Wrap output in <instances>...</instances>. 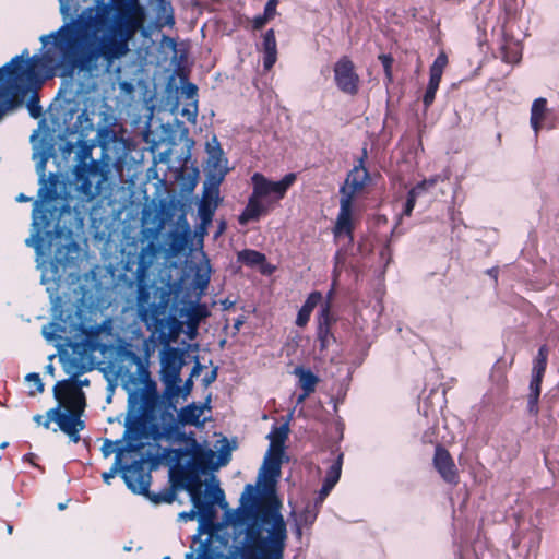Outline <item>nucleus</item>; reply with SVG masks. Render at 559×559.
I'll list each match as a JSON object with an SVG mask.
<instances>
[{"mask_svg":"<svg viewBox=\"0 0 559 559\" xmlns=\"http://www.w3.org/2000/svg\"><path fill=\"white\" fill-rule=\"evenodd\" d=\"M79 383H80V385L87 386L90 384V381H88V379H84V380H81Z\"/></svg>","mask_w":559,"mask_h":559,"instance_id":"57","label":"nucleus"},{"mask_svg":"<svg viewBox=\"0 0 559 559\" xmlns=\"http://www.w3.org/2000/svg\"><path fill=\"white\" fill-rule=\"evenodd\" d=\"M334 81L337 88L348 95H356L359 90V76L353 61L347 57L337 60L333 68Z\"/></svg>","mask_w":559,"mask_h":559,"instance_id":"15","label":"nucleus"},{"mask_svg":"<svg viewBox=\"0 0 559 559\" xmlns=\"http://www.w3.org/2000/svg\"><path fill=\"white\" fill-rule=\"evenodd\" d=\"M296 534H297L298 537L301 536V527H300L299 524L296 525Z\"/></svg>","mask_w":559,"mask_h":559,"instance_id":"56","label":"nucleus"},{"mask_svg":"<svg viewBox=\"0 0 559 559\" xmlns=\"http://www.w3.org/2000/svg\"><path fill=\"white\" fill-rule=\"evenodd\" d=\"M209 409L207 403L195 404L191 403L182 407L178 412V419L182 425H191L195 427H202L205 419H202L204 411Z\"/></svg>","mask_w":559,"mask_h":559,"instance_id":"23","label":"nucleus"},{"mask_svg":"<svg viewBox=\"0 0 559 559\" xmlns=\"http://www.w3.org/2000/svg\"><path fill=\"white\" fill-rule=\"evenodd\" d=\"M195 88L188 91V102L183 105L180 115L187 118L188 121L194 123L198 117V102L194 99Z\"/></svg>","mask_w":559,"mask_h":559,"instance_id":"31","label":"nucleus"},{"mask_svg":"<svg viewBox=\"0 0 559 559\" xmlns=\"http://www.w3.org/2000/svg\"><path fill=\"white\" fill-rule=\"evenodd\" d=\"M295 181L296 175L293 173L285 175L278 181H272L264 175L254 173L251 177L252 193L239 217V222L246 224L266 214L276 202L285 197L287 190Z\"/></svg>","mask_w":559,"mask_h":559,"instance_id":"7","label":"nucleus"},{"mask_svg":"<svg viewBox=\"0 0 559 559\" xmlns=\"http://www.w3.org/2000/svg\"><path fill=\"white\" fill-rule=\"evenodd\" d=\"M238 261L242 262L248 266L263 265L265 262V255L255 250H242L238 253Z\"/></svg>","mask_w":559,"mask_h":559,"instance_id":"32","label":"nucleus"},{"mask_svg":"<svg viewBox=\"0 0 559 559\" xmlns=\"http://www.w3.org/2000/svg\"><path fill=\"white\" fill-rule=\"evenodd\" d=\"M60 4V14L62 17L69 19L72 12L76 11V7L73 4V0H58Z\"/></svg>","mask_w":559,"mask_h":559,"instance_id":"40","label":"nucleus"},{"mask_svg":"<svg viewBox=\"0 0 559 559\" xmlns=\"http://www.w3.org/2000/svg\"><path fill=\"white\" fill-rule=\"evenodd\" d=\"M32 234L25 240L27 247L34 248L36 252L37 267L41 271V284L46 285L51 302L57 306L60 302L58 296L61 275L59 265L63 264L58 258L47 262L44 258L49 257L53 241L59 237L56 231L50 230L48 211L41 202L36 201L33 210Z\"/></svg>","mask_w":559,"mask_h":559,"instance_id":"5","label":"nucleus"},{"mask_svg":"<svg viewBox=\"0 0 559 559\" xmlns=\"http://www.w3.org/2000/svg\"><path fill=\"white\" fill-rule=\"evenodd\" d=\"M331 323L332 318L330 314V305L326 302L322 306L318 318L317 336L320 343V350H325L335 342V338L330 331Z\"/></svg>","mask_w":559,"mask_h":559,"instance_id":"20","label":"nucleus"},{"mask_svg":"<svg viewBox=\"0 0 559 559\" xmlns=\"http://www.w3.org/2000/svg\"><path fill=\"white\" fill-rule=\"evenodd\" d=\"M548 358V348L546 345H543L538 349V354L534 360L533 369H532V380L530 383V394H528V409L531 413H537V402L540 394V384L546 370Z\"/></svg>","mask_w":559,"mask_h":559,"instance_id":"16","label":"nucleus"},{"mask_svg":"<svg viewBox=\"0 0 559 559\" xmlns=\"http://www.w3.org/2000/svg\"><path fill=\"white\" fill-rule=\"evenodd\" d=\"M142 448H130L128 441L122 437L121 440L111 441L106 439L100 448V452L105 459L109 457L112 453L116 455L120 451L122 459L127 452L140 451Z\"/></svg>","mask_w":559,"mask_h":559,"instance_id":"27","label":"nucleus"},{"mask_svg":"<svg viewBox=\"0 0 559 559\" xmlns=\"http://www.w3.org/2000/svg\"><path fill=\"white\" fill-rule=\"evenodd\" d=\"M294 373L299 379V384L304 391H306V395H310L319 381L318 377L310 370L304 369L301 367H297L294 370Z\"/></svg>","mask_w":559,"mask_h":559,"instance_id":"29","label":"nucleus"},{"mask_svg":"<svg viewBox=\"0 0 559 559\" xmlns=\"http://www.w3.org/2000/svg\"><path fill=\"white\" fill-rule=\"evenodd\" d=\"M145 13H81L57 31L39 37L41 57L28 58V50L0 68V120L20 106L29 92L43 83L39 69H74L103 58L108 66L130 51L129 43L143 26Z\"/></svg>","mask_w":559,"mask_h":559,"instance_id":"1","label":"nucleus"},{"mask_svg":"<svg viewBox=\"0 0 559 559\" xmlns=\"http://www.w3.org/2000/svg\"><path fill=\"white\" fill-rule=\"evenodd\" d=\"M417 198L413 197L411 193H408L403 214L406 216H409L414 210V206L416 204Z\"/></svg>","mask_w":559,"mask_h":559,"instance_id":"47","label":"nucleus"},{"mask_svg":"<svg viewBox=\"0 0 559 559\" xmlns=\"http://www.w3.org/2000/svg\"><path fill=\"white\" fill-rule=\"evenodd\" d=\"M287 528L278 510L266 511L261 525L249 524L245 538L228 554L216 550L210 543H200L186 554V559H284Z\"/></svg>","mask_w":559,"mask_h":559,"instance_id":"3","label":"nucleus"},{"mask_svg":"<svg viewBox=\"0 0 559 559\" xmlns=\"http://www.w3.org/2000/svg\"><path fill=\"white\" fill-rule=\"evenodd\" d=\"M342 461L343 454H340L337 460L329 467L325 478L323 480L324 485L334 488V486L337 484L342 473Z\"/></svg>","mask_w":559,"mask_h":559,"instance_id":"33","label":"nucleus"},{"mask_svg":"<svg viewBox=\"0 0 559 559\" xmlns=\"http://www.w3.org/2000/svg\"><path fill=\"white\" fill-rule=\"evenodd\" d=\"M213 193L215 194V197L217 198L218 195V191L217 190H214Z\"/></svg>","mask_w":559,"mask_h":559,"instance_id":"61","label":"nucleus"},{"mask_svg":"<svg viewBox=\"0 0 559 559\" xmlns=\"http://www.w3.org/2000/svg\"><path fill=\"white\" fill-rule=\"evenodd\" d=\"M332 489L333 488L328 485H324V484L322 485L320 491L318 492V497L316 498V508H318L319 506H321L323 503V501L330 495Z\"/></svg>","mask_w":559,"mask_h":559,"instance_id":"45","label":"nucleus"},{"mask_svg":"<svg viewBox=\"0 0 559 559\" xmlns=\"http://www.w3.org/2000/svg\"><path fill=\"white\" fill-rule=\"evenodd\" d=\"M448 63V57L445 56V53H440L433 61L432 66L430 69H433V70H438V71H442L444 70L445 66Z\"/></svg>","mask_w":559,"mask_h":559,"instance_id":"44","label":"nucleus"},{"mask_svg":"<svg viewBox=\"0 0 559 559\" xmlns=\"http://www.w3.org/2000/svg\"><path fill=\"white\" fill-rule=\"evenodd\" d=\"M46 371H47L48 373H50L51 376H53V371H55L53 366H52V365H48V366L46 367Z\"/></svg>","mask_w":559,"mask_h":559,"instance_id":"55","label":"nucleus"},{"mask_svg":"<svg viewBox=\"0 0 559 559\" xmlns=\"http://www.w3.org/2000/svg\"><path fill=\"white\" fill-rule=\"evenodd\" d=\"M179 316L185 319L187 324V335L192 340L197 335L199 324L210 316V311L205 304H201L200 301H188L180 309Z\"/></svg>","mask_w":559,"mask_h":559,"instance_id":"17","label":"nucleus"},{"mask_svg":"<svg viewBox=\"0 0 559 559\" xmlns=\"http://www.w3.org/2000/svg\"><path fill=\"white\" fill-rule=\"evenodd\" d=\"M53 395L58 404L47 411L44 427L49 428L50 423L55 421L70 441L78 443L80 431L85 428L81 419L86 406L84 393L68 381H61L55 385Z\"/></svg>","mask_w":559,"mask_h":559,"instance_id":"6","label":"nucleus"},{"mask_svg":"<svg viewBox=\"0 0 559 559\" xmlns=\"http://www.w3.org/2000/svg\"><path fill=\"white\" fill-rule=\"evenodd\" d=\"M441 179L442 178L439 175L433 176L429 179H425L421 182L417 183L414 188H412L408 193H411L415 198H418L425 192H427L430 188L436 186V183Z\"/></svg>","mask_w":559,"mask_h":559,"instance_id":"35","label":"nucleus"},{"mask_svg":"<svg viewBox=\"0 0 559 559\" xmlns=\"http://www.w3.org/2000/svg\"><path fill=\"white\" fill-rule=\"evenodd\" d=\"M207 168L212 178L218 185L227 173V160L223 157V152L218 146L210 150Z\"/></svg>","mask_w":559,"mask_h":559,"instance_id":"24","label":"nucleus"},{"mask_svg":"<svg viewBox=\"0 0 559 559\" xmlns=\"http://www.w3.org/2000/svg\"><path fill=\"white\" fill-rule=\"evenodd\" d=\"M283 455L284 454L276 455L275 452L267 451L259 474L260 478H262L266 485L276 483L280 477Z\"/></svg>","mask_w":559,"mask_h":559,"instance_id":"21","label":"nucleus"},{"mask_svg":"<svg viewBox=\"0 0 559 559\" xmlns=\"http://www.w3.org/2000/svg\"><path fill=\"white\" fill-rule=\"evenodd\" d=\"M8 532H10V533L12 532V526L8 527Z\"/></svg>","mask_w":559,"mask_h":559,"instance_id":"62","label":"nucleus"},{"mask_svg":"<svg viewBox=\"0 0 559 559\" xmlns=\"http://www.w3.org/2000/svg\"><path fill=\"white\" fill-rule=\"evenodd\" d=\"M41 334L45 340L49 343L60 344L61 341H69L66 335V326L62 320L53 319L41 329ZM69 352H64L60 355V361L62 368L67 374L72 378H76L94 367L93 360V346L87 344H70Z\"/></svg>","mask_w":559,"mask_h":559,"instance_id":"10","label":"nucleus"},{"mask_svg":"<svg viewBox=\"0 0 559 559\" xmlns=\"http://www.w3.org/2000/svg\"><path fill=\"white\" fill-rule=\"evenodd\" d=\"M334 261H335V265H334V271H333V273H334L333 283L335 284L336 278L338 277L341 270L344 267L345 261H346V252L343 248L337 250V252L334 257Z\"/></svg>","mask_w":559,"mask_h":559,"instance_id":"37","label":"nucleus"},{"mask_svg":"<svg viewBox=\"0 0 559 559\" xmlns=\"http://www.w3.org/2000/svg\"><path fill=\"white\" fill-rule=\"evenodd\" d=\"M33 159L35 160L36 173L38 175L39 183L41 185L39 189V195H43L46 190L47 180H46V165L52 155V145L40 143L33 144Z\"/></svg>","mask_w":559,"mask_h":559,"instance_id":"19","label":"nucleus"},{"mask_svg":"<svg viewBox=\"0 0 559 559\" xmlns=\"http://www.w3.org/2000/svg\"><path fill=\"white\" fill-rule=\"evenodd\" d=\"M277 3L278 0H267L263 12L265 19L272 20L275 16Z\"/></svg>","mask_w":559,"mask_h":559,"instance_id":"43","label":"nucleus"},{"mask_svg":"<svg viewBox=\"0 0 559 559\" xmlns=\"http://www.w3.org/2000/svg\"><path fill=\"white\" fill-rule=\"evenodd\" d=\"M159 379L165 385V393L176 391L181 382L180 373L185 365L183 353L175 347H167L159 353Z\"/></svg>","mask_w":559,"mask_h":559,"instance_id":"13","label":"nucleus"},{"mask_svg":"<svg viewBox=\"0 0 559 559\" xmlns=\"http://www.w3.org/2000/svg\"><path fill=\"white\" fill-rule=\"evenodd\" d=\"M74 176L78 183V191L88 201L93 200L97 192V188L94 186V179H98V185L105 180L102 166L94 159L90 163L81 162L78 164L74 168Z\"/></svg>","mask_w":559,"mask_h":559,"instance_id":"14","label":"nucleus"},{"mask_svg":"<svg viewBox=\"0 0 559 559\" xmlns=\"http://www.w3.org/2000/svg\"><path fill=\"white\" fill-rule=\"evenodd\" d=\"M307 396H308V395H306V391H304V394H301V395H299V396H298V399H297V403H302Z\"/></svg>","mask_w":559,"mask_h":559,"instance_id":"54","label":"nucleus"},{"mask_svg":"<svg viewBox=\"0 0 559 559\" xmlns=\"http://www.w3.org/2000/svg\"><path fill=\"white\" fill-rule=\"evenodd\" d=\"M28 200H29V198H28V197H26V195H24L23 193H21V194H19V195L16 197V201H17V202H24V201H28Z\"/></svg>","mask_w":559,"mask_h":559,"instance_id":"52","label":"nucleus"},{"mask_svg":"<svg viewBox=\"0 0 559 559\" xmlns=\"http://www.w3.org/2000/svg\"><path fill=\"white\" fill-rule=\"evenodd\" d=\"M33 420H34L36 424H38V425H43V426H44L45 420H44L43 415H39V414L35 415V416L33 417Z\"/></svg>","mask_w":559,"mask_h":559,"instance_id":"51","label":"nucleus"},{"mask_svg":"<svg viewBox=\"0 0 559 559\" xmlns=\"http://www.w3.org/2000/svg\"><path fill=\"white\" fill-rule=\"evenodd\" d=\"M179 474L180 486L189 493L190 500L193 504V509L190 511L179 513V520L187 522L198 518L202 523L212 522L215 518V504H218L222 508L227 507L225 493L223 489H221L218 483L212 484L207 487L206 495L209 497V501H203L201 498L202 483L200 476H198L195 472H191L187 468L181 469Z\"/></svg>","mask_w":559,"mask_h":559,"instance_id":"8","label":"nucleus"},{"mask_svg":"<svg viewBox=\"0 0 559 559\" xmlns=\"http://www.w3.org/2000/svg\"><path fill=\"white\" fill-rule=\"evenodd\" d=\"M163 559H170L168 556L164 557Z\"/></svg>","mask_w":559,"mask_h":559,"instance_id":"63","label":"nucleus"},{"mask_svg":"<svg viewBox=\"0 0 559 559\" xmlns=\"http://www.w3.org/2000/svg\"><path fill=\"white\" fill-rule=\"evenodd\" d=\"M173 454L177 461H180L183 456H189L191 459V462H189L187 466H179L177 472L173 474L174 480H178L179 483V473L181 469L187 468L199 475V471L210 465L215 457V452L211 448L199 443L193 437L186 438L185 448L173 450Z\"/></svg>","mask_w":559,"mask_h":559,"instance_id":"12","label":"nucleus"},{"mask_svg":"<svg viewBox=\"0 0 559 559\" xmlns=\"http://www.w3.org/2000/svg\"><path fill=\"white\" fill-rule=\"evenodd\" d=\"M7 445H8V442H2V443H1V445H0V448H1V449H4Z\"/></svg>","mask_w":559,"mask_h":559,"instance_id":"60","label":"nucleus"},{"mask_svg":"<svg viewBox=\"0 0 559 559\" xmlns=\"http://www.w3.org/2000/svg\"><path fill=\"white\" fill-rule=\"evenodd\" d=\"M433 465L447 483L455 484L457 481L455 464L445 449L441 447L436 448Z\"/></svg>","mask_w":559,"mask_h":559,"instance_id":"18","label":"nucleus"},{"mask_svg":"<svg viewBox=\"0 0 559 559\" xmlns=\"http://www.w3.org/2000/svg\"><path fill=\"white\" fill-rule=\"evenodd\" d=\"M139 381L142 388L129 392V408L138 414L128 416L123 438L130 448H143V440L151 438L154 441L171 440L178 433V425L173 412L162 409V400L157 392V384L151 378L150 371L141 367Z\"/></svg>","mask_w":559,"mask_h":559,"instance_id":"2","label":"nucleus"},{"mask_svg":"<svg viewBox=\"0 0 559 559\" xmlns=\"http://www.w3.org/2000/svg\"><path fill=\"white\" fill-rule=\"evenodd\" d=\"M27 109L32 118H39L41 116V107L36 94H33L27 103Z\"/></svg>","mask_w":559,"mask_h":559,"instance_id":"39","label":"nucleus"},{"mask_svg":"<svg viewBox=\"0 0 559 559\" xmlns=\"http://www.w3.org/2000/svg\"><path fill=\"white\" fill-rule=\"evenodd\" d=\"M192 388H193V381L192 379H188L182 386H179V384H177L176 386V391H174L173 393H165L169 399H174V397H177V396H181L183 400H186L191 391H192Z\"/></svg>","mask_w":559,"mask_h":559,"instance_id":"36","label":"nucleus"},{"mask_svg":"<svg viewBox=\"0 0 559 559\" xmlns=\"http://www.w3.org/2000/svg\"><path fill=\"white\" fill-rule=\"evenodd\" d=\"M156 258V248L148 243L139 253V265L135 271L136 311L148 329L163 330L176 319L168 317L173 290L169 285L157 287L147 284L148 269Z\"/></svg>","mask_w":559,"mask_h":559,"instance_id":"4","label":"nucleus"},{"mask_svg":"<svg viewBox=\"0 0 559 559\" xmlns=\"http://www.w3.org/2000/svg\"><path fill=\"white\" fill-rule=\"evenodd\" d=\"M369 179L367 169L356 166L348 175L340 189V211L333 227L334 239L337 243L344 241V246L353 243V230L355 227L354 200L364 189Z\"/></svg>","mask_w":559,"mask_h":559,"instance_id":"9","label":"nucleus"},{"mask_svg":"<svg viewBox=\"0 0 559 559\" xmlns=\"http://www.w3.org/2000/svg\"><path fill=\"white\" fill-rule=\"evenodd\" d=\"M317 514H318V511L317 510H306L304 512V514L301 515V521L305 523V524H312L313 521L316 520L317 518Z\"/></svg>","mask_w":559,"mask_h":559,"instance_id":"48","label":"nucleus"},{"mask_svg":"<svg viewBox=\"0 0 559 559\" xmlns=\"http://www.w3.org/2000/svg\"><path fill=\"white\" fill-rule=\"evenodd\" d=\"M119 473L132 492L144 495L148 491L151 475L145 472L143 461L123 465L122 453L119 451L110 469L102 474L104 483L110 485V480Z\"/></svg>","mask_w":559,"mask_h":559,"instance_id":"11","label":"nucleus"},{"mask_svg":"<svg viewBox=\"0 0 559 559\" xmlns=\"http://www.w3.org/2000/svg\"><path fill=\"white\" fill-rule=\"evenodd\" d=\"M58 508H59V510H63L66 508V504L64 503H59Z\"/></svg>","mask_w":559,"mask_h":559,"instance_id":"59","label":"nucleus"},{"mask_svg":"<svg viewBox=\"0 0 559 559\" xmlns=\"http://www.w3.org/2000/svg\"><path fill=\"white\" fill-rule=\"evenodd\" d=\"M379 59L384 68V72H385V76L388 79V82H391L392 81V71H391V67H392V62H393V59L388 56V55H380L379 56Z\"/></svg>","mask_w":559,"mask_h":559,"instance_id":"41","label":"nucleus"},{"mask_svg":"<svg viewBox=\"0 0 559 559\" xmlns=\"http://www.w3.org/2000/svg\"><path fill=\"white\" fill-rule=\"evenodd\" d=\"M36 136H37V132H34V133L32 134V136H31V141H32L33 143H34L35 138H36Z\"/></svg>","mask_w":559,"mask_h":559,"instance_id":"58","label":"nucleus"},{"mask_svg":"<svg viewBox=\"0 0 559 559\" xmlns=\"http://www.w3.org/2000/svg\"><path fill=\"white\" fill-rule=\"evenodd\" d=\"M442 73H443L442 71L430 69V79H429V83L428 84H431V85H435V86L439 87Z\"/></svg>","mask_w":559,"mask_h":559,"instance_id":"49","label":"nucleus"},{"mask_svg":"<svg viewBox=\"0 0 559 559\" xmlns=\"http://www.w3.org/2000/svg\"><path fill=\"white\" fill-rule=\"evenodd\" d=\"M549 115L550 110L547 107L546 98H536L532 104L530 117V124L535 133V136H537L538 132L545 127Z\"/></svg>","mask_w":559,"mask_h":559,"instance_id":"22","label":"nucleus"},{"mask_svg":"<svg viewBox=\"0 0 559 559\" xmlns=\"http://www.w3.org/2000/svg\"><path fill=\"white\" fill-rule=\"evenodd\" d=\"M164 24L171 26L174 24V17L171 15L167 16Z\"/></svg>","mask_w":559,"mask_h":559,"instance_id":"53","label":"nucleus"},{"mask_svg":"<svg viewBox=\"0 0 559 559\" xmlns=\"http://www.w3.org/2000/svg\"><path fill=\"white\" fill-rule=\"evenodd\" d=\"M262 52L263 68L264 70L269 71L277 60V43L273 29L266 31L263 35Z\"/></svg>","mask_w":559,"mask_h":559,"instance_id":"25","label":"nucleus"},{"mask_svg":"<svg viewBox=\"0 0 559 559\" xmlns=\"http://www.w3.org/2000/svg\"><path fill=\"white\" fill-rule=\"evenodd\" d=\"M211 273H212V269L210 265V261L204 258V260L201 261L195 266L194 283L198 288H200L201 290H204L207 287L210 280H211Z\"/></svg>","mask_w":559,"mask_h":559,"instance_id":"30","label":"nucleus"},{"mask_svg":"<svg viewBox=\"0 0 559 559\" xmlns=\"http://www.w3.org/2000/svg\"><path fill=\"white\" fill-rule=\"evenodd\" d=\"M321 300H322V294L320 292H313L308 296L304 306L298 311V314L296 318V324L298 326H305L309 322L311 312L313 311V309L317 307V305Z\"/></svg>","mask_w":559,"mask_h":559,"instance_id":"26","label":"nucleus"},{"mask_svg":"<svg viewBox=\"0 0 559 559\" xmlns=\"http://www.w3.org/2000/svg\"><path fill=\"white\" fill-rule=\"evenodd\" d=\"M271 19H265V15H258L253 19L252 24L254 29H261Z\"/></svg>","mask_w":559,"mask_h":559,"instance_id":"50","label":"nucleus"},{"mask_svg":"<svg viewBox=\"0 0 559 559\" xmlns=\"http://www.w3.org/2000/svg\"><path fill=\"white\" fill-rule=\"evenodd\" d=\"M522 58V48L519 44L513 43L502 48V59L507 63H518Z\"/></svg>","mask_w":559,"mask_h":559,"instance_id":"34","label":"nucleus"},{"mask_svg":"<svg viewBox=\"0 0 559 559\" xmlns=\"http://www.w3.org/2000/svg\"><path fill=\"white\" fill-rule=\"evenodd\" d=\"M25 381L34 386V390L31 391V394L34 395L35 393H41L44 391V383L39 377L38 373H28L26 377H25Z\"/></svg>","mask_w":559,"mask_h":559,"instance_id":"38","label":"nucleus"},{"mask_svg":"<svg viewBox=\"0 0 559 559\" xmlns=\"http://www.w3.org/2000/svg\"><path fill=\"white\" fill-rule=\"evenodd\" d=\"M438 88H439L438 86L428 84V87H427L426 93L423 98V102H424V105L426 108H428L433 103Z\"/></svg>","mask_w":559,"mask_h":559,"instance_id":"42","label":"nucleus"},{"mask_svg":"<svg viewBox=\"0 0 559 559\" xmlns=\"http://www.w3.org/2000/svg\"><path fill=\"white\" fill-rule=\"evenodd\" d=\"M199 212L203 221H210L213 215V210L210 209L205 200L202 201Z\"/></svg>","mask_w":559,"mask_h":559,"instance_id":"46","label":"nucleus"},{"mask_svg":"<svg viewBox=\"0 0 559 559\" xmlns=\"http://www.w3.org/2000/svg\"><path fill=\"white\" fill-rule=\"evenodd\" d=\"M288 435L287 426H282L278 428H274L271 433L267 436L270 439V448L269 451L275 452L277 454H284V442Z\"/></svg>","mask_w":559,"mask_h":559,"instance_id":"28","label":"nucleus"}]
</instances>
